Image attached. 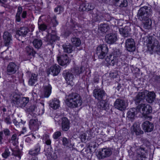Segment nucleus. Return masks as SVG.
Here are the masks:
<instances>
[{
	"label": "nucleus",
	"mask_w": 160,
	"mask_h": 160,
	"mask_svg": "<svg viewBox=\"0 0 160 160\" xmlns=\"http://www.w3.org/2000/svg\"><path fill=\"white\" fill-rule=\"evenodd\" d=\"M5 122L7 124H9L11 123V121L10 120V118L9 117H7L5 118Z\"/></svg>",
	"instance_id": "052dcab7"
},
{
	"label": "nucleus",
	"mask_w": 160,
	"mask_h": 160,
	"mask_svg": "<svg viewBox=\"0 0 160 160\" xmlns=\"http://www.w3.org/2000/svg\"><path fill=\"white\" fill-rule=\"evenodd\" d=\"M148 47L149 51L153 52H160V44L158 41L152 37H147Z\"/></svg>",
	"instance_id": "7ed1b4c3"
},
{
	"label": "nucleus",
	"mask_w": 160,
	"mask_h": 160,
	"mask_svg": "<svg viewBox=\"0 0 160 160\" xmlns=\"http://www.w3.org/2000/svg\"><path fill=\"white\" fill-rule=\"evenodd\" d=\"M52 21L53 24L54 26H56L58 24V22L56 20V17L55 16H53Z\"/></svg>",
	"instance_id": "5fc2aeb1"
},
{
	"label": "nucleus",
	"mask_w": 160,
	"mask_h": 160,
	"mask_svg": "<svg viewBox=\"0 0 160 160\" xmlns=\"http://www.w3.org/2000/svg\"><path fill=\"white\" fill-rule=\"evenodd\" d=\"M29 30L27 28L25 27L21 28L19 29L16 31V34L19 36L24 37L28 32Z\"/></svg>",
	"instance_id": "bb28decb"
},
{
	"label": "nucleus",
	"mask_w": 160,
	"mask_h": 160,
	"mask_svg": "<svg viewBox=\"0 0 160 160\" xmlns=\"http://www.w3.org/2000/svg\"><path fill=\"white\" fill-rule=\"evenodd\" d=\"M138 108V106L137 107V108H136V112H137L138 113H140L142 114V108H140L139 109Z\"/></svg>",
	"instance_id": "338daca9"
},
{
	"label": "nucleus",
	"mask_w": 160,
	"mask_h": 160,
	"mask_svg": "<svg viewBox=\"0 0 160 160\" xmlns=\"http://www.w3.org/2000/svg\"><path fill=\"white\" fill-rule=\"evenodd\" d=\"M147 19L142 21L143 23L144 28L146 29H149L151 28L152 22L149 17Z\"/></svg>",
	"instance_id": "c9c22d12"
},
{
	"label": "nucleus",
	"mask_w": 160,
	"mask_h": 160,
	"mask_svg": "<svg viewBox=\"0 0 160 160\" xmlns=\"http://www.w3.org/2000/svg\"><path fill=\"white\" fill-rule=\"evenodd\" d=\"M128 5V2L126 0H120V2L119 4L120 7H126Z\"/></svg>",
	"instance_id": "de8ad7c7"
},
{
	"label": "nucleus",
	"mask_w": 160,
	"mask_h": 160,
	"mask_svg": "<svg viewBox=\"0 0 160 160\" xmlns=\"http://www.w3.org/2000/svg\"><path fill=\"white\" fill-rule=\"evenodd\" d=\"M146 153L145 148L138 147L136 148L132 158L134 160H142L143 158H146Z\"/></svg>",
	"instance_id": "39448f33"
},
{
	"label": "nucleus",
	"mask_w": 160,
	"mask_h": 160,
	"mask_svg": "<svg viewBox=\"0 0 160 160\" xmlns=\"http://www.w3.org/2000/svg\"><path fill=\"white\" fill-rule=\"evenodd\" d=\"M108 51L107 45L105 44L99 45L97 48L96 53L98 58L103 59L107 54Z\"/></svg>",
	"instance_id": "423d86ee"
},
{
	"label": "nucleus",
	"mask_w": 160,
	"mask_h": 160,
	"mask_svg": "<svg viewBox=\"0 0 160 160\" xmlns=\"http://www.w3.org/2000/svg\"><path fill=\"white\" fill-rule=\"evenodd\" d=\"M51 91V85L49 83L45 84L41 90V97L42 98H48L50 95Z\"/></svg>",
	"instance_id": "6e6552de"
},
{
	"label": "nucleus",
	"mask_w": 160,
	"mask_h": 160,
	"mask_svg": "<svg viewBox=\"0 0 160 160\" xmlns=\"http://www.w3.org/2000/svg\"><path fill=\"white\" fill-rule=\"evenodd\" d=\"M38 28L40 30L43 31L47 28V26L44 24H42L39 26Z\"/></svg>",
	"instance_id": "6e6d98bb"
},
{
	"label": "nucleus",
	"mask_w": 160,
	"mask_h": 160,
	"mask_svg": "<svg viewBox=\"0 0 160 160\" xmlns=\"http://www.w3.org/2000/svg\"><path fill=\"white\" fill-rule=\"evenodd\" d=\"M57 61L58 63L61 66H64L69 63L68 58L66 54L58 57Z\"/></svg>",
	"instance_id": "4be33fe9"
},
{
	"label": "nucleus",
	"mask_w": 160,
	"mask_h": 160,
	"mask_svg": "<svg viewBox=\"0 0 160 160\" xmlns=\"http://www.w3.org/2000/svg\"><path fill=\"white\" fill-rule=\"evenodd\" d=\"M17 135L15 134H13L12 137V140L15 142V144H16V141L17 143Z\"/></svg>",
	"instance_id": "680f3d73"
},
{
	"label": "nucleus",
	"mask_w": 160,
	"mask_h": 160,
	"mask_svg": "<svg viewBox=\"0 0 160 160\" xmlns=\"http://www.w3.org/2000/svg\"><path fill=\"white\" fill-rule=\"evenodd\" d=\"M147 19L142 21L143 23L144 28L146 29H149L151 28L152 22L149 17Z\"/></svg>",
	"instance_id": "f704fd0d"
},
{
	"label": "nucleus",
	"mask_w": 160,
	"mask_h": 160,
	"mask_svg": "<svg viewBox=\"0 0 160 160\" xmlns=\"http://www.w3.org/2000/svg\"><path fill=\"white\" fill-rule=\"evenodd\" d=\"M138 108H142V114L144 115L148 114L152 112V108L149 105L142 103L138 105Z\"/></svg>",
	"instance_id": "f3484780"
},
{
	"label": "nucleus",
	"mask_w": 160,
	"mask_h": 160,
	"mask_svg": "<svg viewBox=\"0 0 160 160\" xmlns=\"http://www.w3.org/2000/svg\"><path fill=\"white\" fill-rule=\"evenodd\" d=\"M22 7L21 6H18L16 15V20L17 22H19L21 21L20 15L22 12Z\"/></svg>",
	"instance_id": "4c0bfd02"
},
{
	"label": "nucleus",
	"mask_w": 160,
	"mask_h": 160,
	"mask_svg": "<svg viewBox=\"0 0 160 160\" xmlns=\"http://www.w3.org/2000/svg\"><path fill=\"white\" fill-rule=\"evenodd\" d=\"M95 7V5L93 3H83L80 5L79 8L80 11H89L92 10Z\"/></svg>",
	"instance_id": "4468645a"
},
{
	"label": "nucleus",
	"mask_w": 160,
	"mask_h": 160,
	"mask_svg": "<svg viewBox=\"0 0 160 160\" xmlns=\"http://www.w3.org/2000/svg\"><path fill=\"white\" fill-rule=\"evenodd\" d=\"M125 47L127 50L130 52L134 51L135 47L134 39L132 38L127 39L125 42Z\"/></svg>",
	"instance_id": "f8f14e48"
},
{
	"label": "nucleus",
	"mask_w": 160,
	"mask_h": 160,
	"mask_svg": "<svg viewBox=\"0 0 160 160\" xmlns=\"http://www.w3.org/2000/svg\"><path fill=\"white\" fill-rule=\"evenodd\" d=\"M112 154L111 148H103L98 152L97 157L99 159H102L110 156Z\"/></svg>",
	"instance_id": "0eeeda50"
},
{
	"label": "nucleus",
	"mask_w": 160,
	"mask_h": 160,
	"mask_svg": "<svg viewBox=\"0 0 160 160\" xmlns=\"http://www.w3.org/2000/svg\"><path fill=\"white\" fill-rule=\"evenodd\" d=\"M60 67L58 65L55 64L51 66L48 70L49 73L53 76H57L60 72Z\"/></svg>",
	"instance_id": "a211bd4d"
},
{
	"label": "nucleus",
	"mask_w": 160,
	"mask_h": 160,
	"mask_svg": "<svg viewBox=\"0 0 160 160\" xmlns=\"http://www.w3.org/2000/svg\"><path fill=\"white\" fill-rule=\"evenodd\" d=\"M145 96H146V100L148 102L151 103L155 100L156 95L153 92H149L146 90L145 91Z\"/></svg>",
	"instance_id": "6ab92c4d"
},
{
	"label": "nucleus",
	"mask_w": 160,
	"mask_h": 160,
	"mask_svg": "<svg viewBox=\"0 0 160 160\" xmlns=\"http://www.w3.org/2000/svg\"><path fill=\"white\" fill-rule=\"evenodd\" d=\"M105 94L104 91L101 89H96L93 91L94 97L98 100L102 99Z\"/></svg>",
	"instance_id": "2eb2a0df"
},
{
	"label": "nucleus",
	"mask_w": 160,
	"mask_h": 160,
	"mask_svg": "<svg viewBox=\"0 0 160 160\" xmlns=\"http://www.w3.org/2000/svg\"><path fill=\"white\" fill-rule=\"evenodd\" d=\"M49 106L53 109H57L60 107V101L57 99L54 98L50 101Z\"/></svg>",
	"instance_id": "cd10ccee"
},
{
	"label": "nucleus",
	"mask_w": 160,
	"mask_h": 160,
	"mask_svg": "<svg viewBox=\"0 0 160 160\" xmlns=\"http://www.w3.org/2000/svg\"><path fill=\"white\" fill-rule=\"evenodd\" d=\"M134 132L135 134L137 136L142 134L143 133V131H133V133Z\"/></svg>",
	"instance_id": "13d9d810"
},
{
	"label": "nucleus",
	"mask_w": 160,
	"mask_h": 160,
	"mask_svg": "<svg viewBox=\"0 0 160 160\" xmlns=\"http://www.w3.org/2000/svg\"><path fill=\"white\" fill-rule=\"evenodd\" d=\"M62 120V129H68L69 128V121L68 119L66 117H63Z\"/></svg>",
	"instance_id": "7c9ffc66"
},
{
	"label": "nucleus",
	"mask_w": 160,
	"mask_h": 160,
	"mask_svg": "<svg viewBox=\"0 0 160 160\" xmlns=\"http://www.w3.org/2000/svg\"><path fill=\"white\" fill-rule=\"evenodd\" d=\"M38 74L34 73L31 74L28 82L29 85L31 86L34 85L38 81Z\"/></svg>",
	"instance_id": "a878e982"
},
{
	"label": "nucleus",
	"mask_w": 160,
	"mask_h": 160,
	"mask_svg": "<svg viewBox=\"0 0 160 160\" xmlns=\"http://www.w3.org/2000/svg\"><path fill=\"white\" fill-rule=\"evenodd\" d=\"M58 39V38L56 35V33L55 32H52V34L48 33L46 37L44 38V41L48 42V44H52L56 40Z\"/></svg>",
	"instance_id": "9b49d317"
},
{
	"label": "nucleus",
	"mask_w": 160,
	"mask_h": 160,
	"mask_svg": "<svg viewBox=\"0 0 160 160\" xmlns=\"http://www.w3.org/2000/svg\"><path fill=\"white\" fill-rule=\"evenodd\" d=\"M3 135V133L2 131L0 132V144H2V141L3 139L2 136Z\"/></svg>",
	"instance_id": "774afa93"
},
{
	"label": "nucleus",
	"mask_w": 160,
	"mask_h": 160,
	"mask_svg": "<svg viewBox=\"0 0 160 160\" xmlns=\"http://www.w3.org/2000/svg\"><path fill=\"white\" fill-rule=\"evenodd\" d=\"M45 137H46V139L45 140V143L47 145H50L51 143V141L49 139V136L48 135H46Z\"/></svg>",
	"instance_id": "4d7b16f0"
},
{
	"label": "nucleus",
	"mask_w": 160,
	"mask_h": 160,
	"mask_svg": "<svg viewBox=\"0 0 160 160\" xmlns=\"http://www.w3.org/2000/svg\"><path fill=\"white\" fill-rule=\"evenodd\" d=\"M98 107L101 110H106L108 109V105L104 100H101L98 103Z\"/></svg>",
	"instance_id": "72a5a7b5"
},
{
	"label": "nucleus",
	"mask_w": 160,
	"mask_h": 160,
	"mask_svg": "<svg viewBox=\"0 0 160 160\" xmlns=\"http://www.w3.org/2000/svg\"><path fill=\"white\" fill-rule=\"evenodd\" d=\"M42 107L41 110H40L39 111V114H42L44 112V104L43 103H42Z\"/></svg>",
	"instance_id": "69168bd1"
},
{
	"label": "nucleus",
	"mask_w": 160,
	"mask_h": 160,
	"mask_svg": "<svg viewBox=\"0 0 160 160\" xmlns=\"http://www.w3.org/2000/svg\"><path fill=\"white\" fill-rule=\"evenodd\" d=\"M119 30L120 34L124 37H127L128 36L130 30V28L127 26L125 27L124 28H119Z\"/></svg>",
	"instance_id": "2f4dec72"
},
{
	"label": "nucleus",
	"mask_w": 160,
	"mask_h": 160,
	"mask_svg": "<svg viewBox=\"0 0 160 160\" xmlns=\"http://www.w3.org/2000/svg\"><path fill=\"white\" fill-rule=\"evenodd\" d=\"M10 154V152L8 148H6L4 152L2 153V157L5 158H7Z\"/></svg>",
	"instance_id": "c03bdc74"
},
{
	"label": "nucleus",
	"mask_w": 160,
	"mask_h": 160,
	"mask_svg": "<svg viewBox=\"0 0 160 160\" xmlns=\"http://www.w3.org/2000/svg\"><path fill=\"white\" fill-rule=\"evenodd\" d=\"M118 75L117 72L116 71L111 72L109 74V77L111 79L116 78Z\"/></svg>",
	"instance_id": "603ef678"
},
{
	"label": "nucleus",
	"mask_w": 160,
	"mask_h": 160,
	"mask_svg": "<svg viewBox=\"0 0 160 160\" xmlns=\"http://www.w3.org/2000/svg\"><path fill=\"white\" fill-rule=\"evenodd\" d=\"M33 45L36 48H39L42 45V42L41 40L38 39H34L32 42Z\"/></svg>",
	"instance_id": "58836bf2"
},
{
	"label": "nucleus",
	"mask_w": 160,
	"mask_h": 160,
	"mask_svg": "<svg viewBox=\"0 0 160 160\" xmlns=\"http://www.w3.org/2000/svg\"><path fill=\"white\" fill-rule=\"evenodd\" d=\"M106 42L109 44H112L114 43L117 40L116 35L114 33H110L106 35Z\"/></svg>",
	"instance_id": "412c9836"
},
{
	"label": "nucleus",
	"mask_w": 160,
	"mask_h": 160,
	"mask_svg": "<svg viewBox=\"0 0 160 160\" xmlns=\"http://www.w3.org/2000/svg\"><path fill=\"white\" fill-rule=\"evenodd\" d=\"M131 130H139L140 129V124L138 122H135L131 128Z\"/></svg>",
	"instance_id": "49530a36"
},
{
	"label": "nucleus",
	"mask_w": 160,
	"mask_h": 160,
	"mask_svg": "<svg viewBox=\"0 0 160 160\" xmlns=\"http://www.w3.org/2000/svg\"><path fill=\"white\" fill-rule=\"evenodd\" d=\"M99 29L103 32H106L109 30V27L107 24H101Z\"/></svg>",
	"instance_id": "ea45409f"
},
{
	"label": "nucleus",
	"mask_w": 160,
	"mask_h": 160,
	"mask_svg": "<svg viewBox=\"0 0 160 160\" xmlns=\"http://www.w3.org/2000/svg\"><path fill=\"white\" fill-rule=\"evenodd\" d=\"M62 142L63 145L65 146H66V147H67L68 144H69V141L66 138H63Z\"/></svg>",
	"instance_id": "3c124183"
},
{
	"label": "nucleus",
	"mask_w": 160,
	"mask_h": 160,
	"mask_svg": "<svg viewBox=\"0 0 160 160\" xmlns=\"http://www.w3.org/2000/svg\"><path fill=\"white\" fill-rule=\"evenodd\" d=\"M40 146L39 143H38L35 147L34 149H31L29 151V154L32 156H37L40 154Z\"/></svg>",
	"instance_id": "b1692460"
},
{
	"label": "nucleus",
	"mask_w": 160,
	"mask_h": 160,
	"mask_svg": "<svg viewBox=\"0 0 160 160\" xmlns=\"http://www.w3.org/2000/svg\"><path fill=\"white\" fill-rule=\"evenodd\" d=\"M84 68L82 66H75L71 69V71L75 76H78L83 72L84 71Z\"/></svg>",
	"instance_id": "aec40b11"
},
{
	"label": "nucleus",
	"mask_w": 160,
	"mask_h": 160,
	"mask_svg": "<svg viewBox=\"0 0 160 160\" xmlns=\"http://www.w3.org/2000/svg\"><path fill=\"white\" fill-rule=\"evenodd\" d=\"M113 2L115 5L119 6V4L120 2V0H113Z\"/></svg>",
	"instance_id": "0e129e2a"
},
{
	"label": "nucleus",
	"mask_w": 160,
	"mask_h": 160,
	"mask_svg": "<svg viewBox=\"0 0 160 160\" xmlns=\"http://www.w3.org/2000/svg\"><path fill=\"white\" fill-rule=\"evenodd\" d=\"M3 38L5 45L8 46L10 44L12 41V35L11 33L6 31L4 32Z\"/></svg>",
	"instance_id": "ddd939ff"
},
{
	"label": "nucleus",
	"mask_w": 160,
	"mask_h": 160,
	"mask_svg": "<svg viewBox=\"0 0 160 160\" xmlns=\"http://www.w3.org/2000/svg\"><path fill=\"white\" fill-rule=\"evenodd\" d=\"M65 102L69 107L76 108L80 106L82 100L80 96L76 93H73L66 96Z\"/></svg>",
	"instance_id": "f257e3e1"
},
{
	"label": "nucleus",
	"mask_w": 160,
	"mask_h": 160,
	"mask_svg": "<svg viewBox=\"0 0 160 160\" xmlns=\"http://www.w3.org/2000/svg\"><path fill=\"white\" fill-rule=\"evenodd\" d=\"M152 12L150 8L145 6L141 8L138 11L137 17L140 21H143L150 17Z\"/></svg>",
	"instance_id": "20e7f679"
},
{
	"label": "nucleus",
	"mask_w": 160,
	"mask_h": 160,
	"mask_svg": "<svg viewBox=\"0 0 160 160\" xmlns=\"http://www.w3.org/2000/svg\"><path fill=\"white\" fill-rule=\"evenodd\" d=\"M11 100L12 103L18 107L23 108L28 102L29 98L28 97H21L19 94L15 93L13 94Z\"/></svg>",
	"instance_id": "f03ea898"
},
{
	"label": "nucleus",
	"mask_w": 160,
	"mask_h": 160,
	"mask_svg": "<svg viewBox=\"0 0 160 160\" xmlns=\"http://www.w3.org/2000/svg\"><path fill=\"white\" fill-rule=\"evenodd\" d=\"M61 135V132L60 131L56 132L53 134V138L54 139H56L60 137Z\"/></svg>",
	"instance_id": "8fccbe9b"
},
{
	"label": "nucleus",
	"mask_w": 160,
	"mask_h": 160,
	"mask_svg": "<svg viewBox=\"0 0 160 160\" xmlns=\"http://www.w3.org/2000/svg\"><path fill=\"white\" fill-rule=\"evenodd\" d=\"M142 127L143 130H153L154 125L152 123L146 121L142 124Z\"/></svg>",
	"instance_id": "c85d7f7f"
},
{
	"label": "nucleus",
	"mask_w": 160,
	"mask_h": 160,
	"mask_svg": "<svg viewBox=\"0 0 160 160\" xmlns=\"http://www.w3.org/2000/svg\"><path fill=\"white\" fill-rule=\"evenodd\" d=\"M71 41L73 44L76 47H79L81 44V41L78 38H72L71 39Z\"/></svg>",
	"instance_id": "a19ab883"
},
{
	"label": "nucleus",
	"mask_w": 160,
	"mask_h": 160,
	"mask_svg": "<svg viewBox=\"0 0 160 160\" xmlns=\"http://www.w3.org/2000/svg\"><path fill=\"white\" fill-rule=\"evenodd\" d=\"M96 11V13L95 14H94L92 15V17L94 18L95 21L99 20L102 19V16L101 13L99 11Z\"/></svg>",
	"instance_id": "37998d69"
},
{
	"label": "nucleus",
	"mask_w": 160,
	"mask_h": 160,
	"mask_svg": "<svg viewBox=\"0 0 160 160\" xmlns=\"http://www.w3.org/2000/svg\"><path fill=\"white\" fill-rule=\"evenodd\" d=\"M63 51L66 53H70L72 51L73 46L69 43H67L62 46Z\"/></svg>",
	"instance_id": "c756f323"
},
{
	"label": "nucleus",
	"mask_w": 160,
	"mask_h": 160,
	"mask_svg": "<svg viewBox=\"0 0 160 160\" xmlns=\"http://www.w3.org/2000/svg\"><path fill=\"white\" fill-rule=\"evenodd\" d=\"M13 154L14 156L17 157L19 159H20L22 154L21 151L16 149L13 152Z\"/></svg>",
	"instance_id": "a18cd8bd"
},
{
	"label": "nucleus",
	"mask_w": 160,
	"mask_h": 160,
	"mask_svg": "<svg viewBox=\"0 0 160 160\" xmlns=\"http://www.w3.org/2000/svg\"><path fill=\"white\" fill-rule=\"evenodd\" d=\"M36 108L37 107L36 105H32L29 107L27 110L28 112H32L34 111Z\"/></svg>",
	"instance_id": "864d4df0"
},
{
	"label": "nucleus",
	"mask_w": 160,
	"mask_h": 160,
	"mask_svg": "<svg viewBox=\"0 0 160 160\" xmlns=\"http://www.w3.org/2000/svg\"><path fill=\"white\" fill-rule=\"evenodd\" d=\"M27 15V12L26 11H24L22 12V14L21 17L23 18H26Z\"/></svg>",
	"instance_id": "e2e57ef3"
},
{
	"label": "nucleus",
	"mask_w": 160,
	"mask_h": 160,
	"mask_svg": "<svg viewBox=\"0 0 160 160\" xmlns=\"http://www.w3.org/2000/svg\"><path fill=\"white\" fill-rule=\"evenodd\" d=\"M145 96V92H140L138 93L135 97V99L136 103L139 104L142 102Z\"/></svg>",
	"instance_id": "393cba45"
},
{
	"label": "nucleus",
	"mask_w": 160,
	"mask_h": 160,
	"mask_svg": "<svg viewBox=\"0 0 160 160\" xmlns=\"http://www.w3.org/2000/svg\"><path fill=\"white\" fill-rule=\"evenodd\" d=\"M135 108H133L130 109L127 113V118L132 122L135 119V115L138 113L136 111Z\"/></svg>",
	"instance_id": "5701e85b"
},
{
	"label": "nucleus",
	"mask_w": 160,
	"mask_h": 160,
	"mask_svg": "<svg viewBox=\"0 0 160 160\" xmlns=\"http://www.w3.org/2000/svg\"><path fill=\"white\" fill-rule=\"evenodd\" d=\"M89 133L88 132H87L85 133L82 134L80 136V138L81 141L83 142H85L86 140H88L89 139Z\"/></svg>",
	"instance_id": "79ce46f5"
},
{
	"label": "nucleus",
	"mask_w": 160,
	"mask_h": 160,
	"mask_svg": "<svg viewBox=\"0 0 160 160\" xmlns=\"http://www.w3.org/2000/svg\"><path fill=\"white\" fill-rule=\"evenodd\" d=\"M128 105L127 103L124 100L119 99H116L114 103L115 108L121 111L124 110Z\"/></svg>",
	"instance_id": "1a4fd4ad"
},
{
	"label": "nucleus",
	"mask_w": 160,
	"mask_h": 160,
	"mask_svg": "<svg viewBox=\"0 0 160 160\" xmlns=\"http://www.w3.org/2000/svg\"><path fill=\"white\" fill-rule=\"evenodd\" d=\"M62 75L65 79L66 83L68 85H72L74 77L71 71L65 70L63 72Z\"/></svg>",
	"instance_id": "9d476101"
},
{
	"label": "nucleus",
	"mask_w": 160,
	"mask_h": 160,
	"mask_svg": "<svg viewBox=\"0 0 160 160\" xmlns=\"http://www.w3.org/2000/svg\"><path fill=\"white\" fill-rule=\"evenodd\" d=\"M25 51L28 55L34 57L36 52L34 50L33 48L27 46L25 48Z\"/></svg>",
	"instance_id": "473e14b6"
},
{
	"label": "nucleus",
	"mask_w": 160,
	"mask_h": 160,
	"mask_svg": "<svg viewBox=\"0 0 160 160\" xmlns=\"http://www.w3.org/2000/svg\"><path fill=\"white\" fill-rule=\"evenodd\" d=\"M29 127L30 129H35L38 126V120L37 119H31L29 121Z\"/></svg>",
	"instance_id": "e433bc0d"
},
{
	"label": "nucleus",
	"mask_w": 160,
	"mask_h": 160,
	"mask_svg": "<svg viewBox=\"0 0 160 160\" xmlns=\"http://www.w3.org/2000/svg\"><path fill=\"white\" fill-rule=\"evenodd\" d=\"M18 69V67L14 63H9L7 67V72L8 74L15 73Z\"/></svg>",
	"instance_id": "dca6fc26"
},
{
	"label": "nucleus",
	"mask_w": 160,
	"mask_h": 160,
	"mask_svg": "<svg viewBox=\"0 0 160 160\" xmlns=\"http://www.w3.org/2000/svg\"><path fill=\"white\" fill-rule=\"evenodd\" d=\"M63 10V8L60 6H58L54 9V12H59V13H60L61 12H62Z\"/></svg>",
	"instance_id": "09e8293b"
},
{
	"label": "nucleus",
	"mask_w": 160,
	"mask_h": 160,
	"mask_svg": "<svg viewBox=\"0 0 160 160\" xmlns=\"http://www.w3.org/2000/svg\"><path fill=\"white\" fill-rule=\"evenodd\" d=\"M13 122L16 126L19 125V126H22L23 125L22 123L18 122V121L15 119H14L13 120Z\"/></svg>",
	"instance_id": "bf43d9fd"
}]
</instances>
